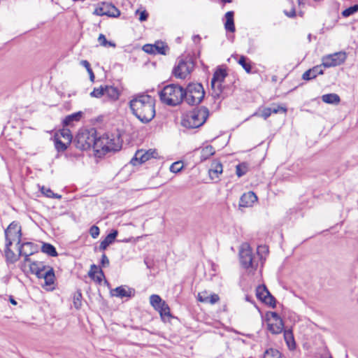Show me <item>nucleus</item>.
Wrapping results in <instances>:
<instances>
[{
  "mask_svg": "<svg viewBox=\"0 0 358 358\" xmlns=\"http://www.w3.org/2000/svg\"><path fill=\"white\" fill-rule=\"evenodd\" d=\"M226 17V22L224 24V27L227 31H229L230 32H234L235 31V25L234 22V12L233 11H228L225 14Z\"/></svg>",
  "mask_w": 358,
  "mask_h": 358,
  "instance_id": "27",
  "label": "nucleus"
},
{
  "mask_svg": "<svg viewBox=\"0 0 358 358\" xmlns=\"http://www.w3.org/2000/svg\"><path fill=\"white\" fill-rule=\"evenodd\" d=\"M33 255V252L30 250H25L22 252L21 256H24V262H31L29 257Z\"/></svg>",
  "mask_w": 358,
  "mask_h": 358,
  "instance_id": "53",
  "label": "nucleus"
},
{
  "mask_svg": "<svg viewBox=\"0 0 358 358\" xmlns=\"http://www.w3.org/2000/svg\"><path fill=\"white\" fill-rule=\"evenodd\" d=\"M99 268L95 264H92L88 273L89 276L92 279H95V274L98 273Z\"/></svg>",
  "mask_w": 358,
  "mask_h": 358,
  "instance_id": "50",
  "label": "nucleus"
},
{
  "mask_svg": "<svg viewBox=\"0 0 358 358\" xmlns=\"http://www.w3.org/2000/svg\"><path fill=\"white\" fill-rule=\"evenodd\" d=\"M89 75H90V80L92 82H94V78H95V76H94V72L92 71V69L90 70L89 71H87Z\"/></svg>",
  "mask_w": 358,
  "mask_h": 358,
  "instance_id": "61",
  "label": "nucleus"
},
{
  "mask_svg": "<svg viewBox=\"0 0 358 358\" xmlns=\"http://www.w3.org/2000/svg\"><path fill=\"white\" fill-rule=\"evenodd\" d=\"M257 201V195L252 191L244 193L239 201V206L241 207H248L251 206L255 202Z\"/></svg>",
  "mask_w": 358,
  "mask_h": 358,
  "instance_id": "14",
  "label": "nucleus"
},
{
  "mask_svg": "<svg viewBox=\"0 0 358 358\" xmlns=\"http://www.w3.org/2000/svg\"><path fill=\"white\" fill-rule=\"evenodd\" d=\"M47 267L41 262H31L29 264L30 271L34 274H39V270H45Z\"/></svg>",
  "mask_w": 358,
  "mask_h": 358,
  "instance_id": "33",
  "label": "nucleus"
},
{
  "mask_svg": "<svg viewBox=\"0 0 358 358\" xmlns=\"http://www.w3.org/2000/svg\"><path fill=\"white\" fill-rule=\"evenodd\" d=\"M215 152V148L210 145L201 148L200 152V161L203 162L208 159L212 155H213Z\"/></svg>",
  "mask_w": 358,
  "mask_h": 358,
  "instance_id": "28",
  "label": "nucleus"
},
{
  "mask_svg": "<svg viewBox=\"0 0 358 358\" xmlns=\"http://www.w3.org/2000/svg\"><path fill=\"white\" fill-rule=\"evenodd\" d=\"M55 146L58 152H64L67 149V147L70 143H66V141H62L58 136H54Z\"/></svg>",
  "mask_w": 358,
  "mask_h": 358,
  "instance_id": "34",
  "label": "nucleus"
},
{
  "mask_svg": "<svg viewBox=\"0 0 358 358\" xmlns=\"http://www.w3.org/2000/svg\"><path fill=\"white\" fill-rule=\"evenodd\" d=\"M98 138L95 128L81 129L73 142L76 147L81 150H87L91 148L98 150Z\"/></svg>",
  "mask_w": 358,
  "mask_h": 358,
  "instance_id": "3",
  "label": "nucleus"
},
{
  "mask_svg": "<svg viewBox=\"0 0 358 358\" xmlns=\"http://www.w3.org/2000/svg\"><path fill=\"white\" fill-rule=\"evenodd\" d=\"M150 303L151 306L157 310L159 308L160 306L162 305V303H164V301L162 299V298L157 295V294H152L150 296Z\"/></svg>",
  "mask_w": 358,
  "mask_h": 358,
  "instance_id": "35",
  "label": "nucleus"
},
{
  "mask_svg": "<svg viewBox=\"0 0 358 358\" xmlns=\"http://www.w3.org/2000/svg\"><path fill=\"white\" fill-rule=\"evenodd\" d=\"M155 53L166 55L169 51V48L167 44L162 41H157L154 44Z\"/></svg>",
  "mask_w": 358,
  "mask_h": 358,
  "instance_id": "24",
  "label": "nucleus"
},
{
  "mask_svg": "<svg viewBox=\"0 0 358 358\" xmlns=\"http://www.w3.org/2000/svg\"><path fill=\"white\" fill-rule=\"evenodd\" d=\"M184 100L190 106L199 104L204 98L205 92L201 83H190L184 89Z\"/></svg>",
  "mask_w": 358,
  "mask_h": 358,
  "instance_id": "6",
  "label": "nucleus"
},
{
  "mask_svg": "<svg viewBox=\"0 0 358 358\" xmlns=\"http://www.w3.org/2000/svg\"><path fill=\"white\" fill-rule=\"evenodd\" d=\"M93 14L99 16L106 15L110 17H117L120 15V11L112 3L103 2L101 6L95 8Z\"/></svg>",
  "mask_w": 358,
  "mask_h": 358,
  "instance_id": "11",
  "label": "nucleus"
},
{
  "mask_svg": "<svg viewBox=\"0 0 358 358\" xmlns=\"http://www.w3.org/2000/svg\"><path fill=\"white\" fill-rule=\"evenodd\" d=\"M80 64L83 66L87 71L92 69L90 64L87 60H81Z\"/></svg>",
  "mask_w": 358,
  "mask_h": 358,
  "instance_id": "58",
  "label": "nucleus"
},
{
  "mask_svg": "<svg viewBox=\"0 0 358 358\" xmlns=\"http://www.w3.org/2000/svg\"><path fill=\"white\" fill-rule=\"evenodd\" d=\"M194 68V64L191 58L180 59L174 66L172 74L179 79H185Z\"/></svg>",
  "mask_w": 358,
  "mask_h": 358,
  "instance_id": "8",
  "label": "nucleus"
},
{
  "mask_svg": "<svg viewBox=\"0 0 358 358\" xmlns=\"http://www.w3.org/2000/svg\"><path fill=\"white\" fill-rule=\"evenodd\" d=\"M139 13V20L141 22L146 21L148 17V13L145 10H143L142 11H140L139 10H137L136 11V14Z\"/></svg>",
  "mask_w": 358,
  "mask_h": 358,
  "instance_id": "51",
  "label": "nucleus"
},
{
  "mask_svg": "<svg viewBox=\"0 0 358 358\" xmlns=\"http://www.w3.org/2000/svg\"><path fill=\"white\" fill-rule=\"evenodd\" d=\"M284 328L282 320L278 322H273L268 323V330L273 334H278L281 333Z\"/></svg>",
  "mask_w": 358,
  "mask_h": 358,
  "instance_id": "25",
  "label": "nucleus"
},
{
  "mask_svg": "<svg viewBox=\"0 0 358 358\" xmlns=\"http://www.w3.org/2000/svg\"><path fill=\"white\" fill-rule=\"evenodd\" d=\"M322 100L327 103L329 104H338L341 101L339 96L336 94H327L322 96Z\"/></svg>",
  "mask_w": 358,
  "mask_h": 358,
  "instance_id": "31",
  "label": "nucleus"
},
{
  "mask_svg": "<svg viewBox=\"0 0 358 358\" xmlns=\"http://www.w3.org/2000/svg\"><path fill=\"white\" fill-rule=\"evenodd\" d=\"M161 101L168 106H176L184 100V88L178 84H169L159 92Z\"/></svg>",
  "mask_w": 358,
  "mask_h": 358,
  "instance_id": "2",
  "label": "nucleus"
},
{
  "mask_svg": "<svg viewBox=\"0 0 358 358\" xmlns=\"http://www.w3.org/2000/svg\"><path fill=\"white\" fill-rule=\"evenodd\" d=\"M118 234L117 230H112L110 234H108L106 238L100 243L99 245V250L103 251L105 250L110 244H112L115 241Z\"/></svg>",
  "mask_w": 358,
  "mask_h": 358,
  "instance_id": "17",
  "label": "nucleus"
},
{
  "mask_svg": "<svg viewBox=\"0 0 358 358\" xmlns=\"http://www.w3.org/2000/svg\"><path fill=\"white\" fill-rule=\"evenodd\" d=\"M104 277V273L101 268H99L98 273L95 274V279H93L95 282L101 283L102 278Z\"/></svg>",
  "mask_w": 358,
  "mask_h": 358,
  "instance_id": "55",
  "label": "nucleus"
},
{
  "mask_svg": "<svg viewBox=\"0 0 358 358\" xmlns=\"http://www.w3.org/2000/svg\"><path fill=\"white\" fill-rule=\"evenodd\" d=\"M284 338L287 344V345L291 348L292 346H295V342L294 339V336L292 331L290 330H285L284 331Z\"/></svg>",
  "mask_w": 358,
  "mask_h": 358,
  "instance_id": "39",
  "label": "nucleus"
},
{
  "mask_svg": "<svg viewBox=\"0 0 358 358\" xmlns=\"http://www.w3.org/2000/svg\"><path fill=\"white\" fill-rule=\"evenodd\" d=\"M157 152L155 150H149L146 152L143 150H138L134 157L131 159L130 164L133 166L141 164L152 158H155Z\"/></svg>",
  "mask_w": 358,
  "mask_h": 358,
  "instance_id": "13",
  "label": "nucleus"
},
{
  "mask_svg": "<svg viewBox=\"0 0 358 358\" xmlns=\"http://www.w3.org/2000/svg\"><path fill=\"white\" fill-rule=\"evenodd\" d=\"M98 150L104 152H117L122 148V143L118 136L113 134H106L98 138Z\"/></svg>",
  "mask_w": 358,
  "mask_h": 358,
  "instance_id": "7",
  "label": "nucleus"
},
{
  "mask_svg": "<svg viewBox=\"0 0 358 358\" xmlns=\"http://www.w3.org/2000/svg\"><path fill=\"white\" fill-rule=\"evenodd\" d=\"M132 289H126L124 286L116 287L112 291V295L119 298L131 297Z\"/></svg>",
  "mask_w": 358,
  "mask_h": 358,
  "instance_id": "20",
  "label": "nucleus"
},
{
  "mask_svg": "<svg viewBox=\"0 0 358 358\" xmlns=\"http://www.w3.org/2000/svg\"><path fill=\"white\" fill-rule=\"evenodd\" d=\"M238 63L244 69L247 73H250L252 70V66L250 62L245 56H241Z\"/></svg>",
  "mask_w": 358,
  "mask_h": 358,
  "instance_id": "36",
  "label": "nucleus"
},
{
  "mask_svg": "<svg viewBox=\"0 0 358 358\" xmlns=\"http://www.w3.org/2000/svg\"><path fill=\"white\" fill-rule=\"evenodd\" d=\"M83 116L81 111L72 113L65 117L63 120V125L64 127L71 126L74 122H78Z\"/></svg>",
  "mask_w": 358,
  "mask_h": 358,
  "instance_id": "22",
  "label": "nucleus"
},
{
  "mask_svg": "<svg viewBox=\"0 0 358 358\" xmlns=\"http://www.w3.org/2000/svg\"><path fill=\"white\" fill-rule=\"evenodd\" d=\"M9 301L13 305H17V301L13 298V296H10Z\"/></svg>",
  "mask_w": 358,
  "mask_h": 358,
  "instance_id": "64",
  "label": "nucleus"
},
{
  "mask_svg": "<svg viewBox=\"0 0 358 358\" xmlns=\"http://www.w3.org/2000/svg\"><path fill=\"white\" fill-rule=\"evenodd\" d=\"M99 228L95 225H93L90 229V234L93 238H96L99 235Z\"/></svg>",
  "mask_w": 358,
  "mask_h": 358,
  "instance_id": "49",
  "label": "nucleus"
},
{
  "mask_svg": "<svg viewBox=\"0 0 358 358\" xmlns=\"http://www.w3.org/2000/svg\"><path fill=\"white\" fill-rule=\"evenodd\" d=\"M4 234L6 243L8 245H12L14 241H17V245H18L21 243L22 229L21 226L17 222H12L5 229Z\"/></svg>",
  "mask_w": 358,
  "mask_h": 358,
  "instance_id": "9",
  "label": "nucleus"
},
{
  "mask_svg": "<svg viewBox=\"0 0 358 358\" xmlns=\"http://www.w3.org/2000/svg\"><path fill=\"white\" fill-rule=\"evenodd\" d=\"M107 46H110V47L115 48L116 46V44L113 41H108Z\"/></svg>",
  "mask_w": 358,
  "mask_h": 358,
  "instance_id": "63",
  "label": "nucleus"
},
{
  "mask_svg": "<svg viewBox=\"0 0 358 358\" xmlns=\"http://www.w3.org/2000/svg\"><path fill=\"white\" fill-rule=\"evenodd\" d=\"M182 167L183 165L180 162H176L171 165L170 171L173 173H178L182 170Z\"/></svg>",
  "mask_w": 358,
  "mask_h": 358,
  "instance_id": "46",
  "label": "nucleus"
},
{
  "mask_svg": "<svg viewBox=\"0 0 358 358\" xmlns=\"http://www.w3.org/2000/svg\"><path fill=\"white\" fill-rule=\"evenodd\" d=\"M256 296L258 299L271 306L272 308L275 307L276 300L275 297L271 295L266 285H259L256 288Z\"/></svg>",
  "mask_w": 358,
  "mask_h": 358,
  "instance_id": "12",
  "label": "nucleus"
},
{
  "mask_svg": "<svg viewBox=\"0 0 358 358\" xmlns=\"http://www.w3.org/2000/svg\"><path fill=\"white\" fill-rule=\"evenodd\" d=\"M47 270H39V274H35L38 278H43L44 273Z\"/></svg>",
  "mask_w": 358,
  "mask_h": 358,
  "instance_id": "60",
  "label": "nucleus"
},
{
  "mask_svg": "<svg viewBox=\"0 0 358 358\" xmlns=\"http://www.w3.org/2000/svg\"><path fill=\"white\" fill-rule=\"evenodd\" d=\"M105 94L111 100L115 101L119 99L120 92L119 90L111 85L104 86Z\"/></svg>",
  "mask_w": 358,
  "mask_h": 358,
  "instance_id": "21",
  "label": "nucleus"
},
{
  "mask_svg": "<svg viewBox=\"0 0 358 358\" xmlns=\"http://www.w3.org/2000/svg\"><path fill=\"white\" fill-rule=\"evenodd\" d=\"M41 251L50 257H55L58 255L55 247L50 243H43L41 247Z\"/></svg>",
  "mask_w": 358,
  "mask_h": 358,
  "instance_id": "32",
  "label": "nucleus"
},
{
  "mask_svg": "<svg viewBox=\"0 0 358 358\" xmlns=\"http://www.w3.org/2000/svg\"><path fill=\"white\" fill-rule=\"evenodd\" d=\"M248 171V166L245 163H241L236 166V173L238 177L244 176Z\"/></svg>",
  "mask_w": 358,
  "mask_h": 358,
  "instance_id": "42",
  "label": "nucleus"
},
{
  "mask_svg": "<svg viewBox=\"0 0 358 358\" xmlns=\"http://www.w3.org/2000/svg\"><path fill=\"white\" fill-rule=\"evenodd\" d=\"M11 245H5L4 255L7 264L15 263L20 255H16L14 252L10 249Z\"/></svg>",
  "mask_w": 358,
  "mask_h": 358,
  "instance_id": "19",
  "label": "nucleus"
},
{
  "mask_svg": "<svg viewBox=\"0 0 358 358\" xmlns=\"http://www.w3.org/2000/svg\"><path fill=\"white\" fill-rule=\"evenodd\" d=\"M271 316L273 322H278L279 320H282L280 315L275 312H271Z\"/></svg>",
  "mask_w": 358,
  "mask_h": 358,
  "instance_id": "57",
  "label": "nucleus"
},
{
  "mask_svg": "<svg viewBox=\"0 0 358 358\" xmlns=\"http://www.w3.org/2000/svg\"><path fill=\"white\" fill-rule=\"evenodd\" d=\"M82 293L80 291H77L73 296V305L76 309H79L82 306Z\"/></svg>",
  "mask_w": 358,
  "mask_h": 358,
  "instance_id": "44",
  "label": "nucleus"
},
{
  "mask_svg": "<svg viewBox=\"0 0 358 358\" xmlns=\"http://www.w3.org/2000/svg\"><path fill=\"white\" fill-rule=\"evenodd\" d=\"M209 115V110L206 107L194 108L182 116L181 124L186 128L195 129L202 126Z\"/></svg>",
  "mask_w": 358,
  "mask_h": 358,
  "instance_id": "4",
  "label": "nucleus"
},
{
  "mask_svg": "<svg viewBox=\"0 0 358 358\" xmlns=\"http://www.w3.org/2000/svg\"><path fill=\"white\" fill-rule=\"evenodd\" d=\"M262 249H268L265 246H259L258 251ZM259 253V252H257ZM240 262L243 268L245 269H250V271H255L259 265V254H254L251 248L247 246L242 248L239 252Z\"/></svg>",
  "mask_w": 358,
  "mask_h": 358,
  "instance_id": "5",
  "label": "nucleus"
},
{
  "mask_svg": "<svg viewBox=\"0 0 358 358\" xmlns=\"http://www.w3.org/2000/svg\"><path fill=\"white\" fill-rule=\"evenodd\" d=\"M346 58V54L344 52H338L327 55L322 58V65L326 68L339 66L344 63Z\"/></svg>",
  "mask_w": 358,
  "mask_h": 358,
  "instance_id": "10",
  "label": "nucleus"
},
{
  "mask_svg": "<svg viewBox=\"0 0 358 358\" xmlns=\"http://www.w3.org/2000/svg\"><path fill=\"white\" fill-rule=\"evenodd\" d=\"M211 89L213 97L215 99H220L222 92V83H215L213 87L211 85Z\"/></svg>",
  "mask_w": 358,
  "mask_h": 358,
  "instance_id": "38",
  "label": "nucleus"
},
{
  "mask_svg": "<svg viewBox=\"0 0 358 358\" xmlns=\"http://www.w3.org/2000/svg\"><path fill=\"white\" fill-rule=\"evenodd\" d=\"M198 300L201 302L215 304L220 300V297L216 294H208L206 292L199 293Z\"/></svg>",
  "mask_w": 358,
  "mask_h": 358,
  "instance_id": "16",
  "label": "nucleus"
},
{
  "mask_svg": "<svg viewBox=\"0 0 358 358\" xmlns=\"http://www.w3.org/2000/svg\"><path fill=\"white\" fill-rule=\"evenodd\" d=\"M201 41V37L199 35H195L193 36V41L194 43H198Z\"/></svg>",
  "mask_w": 358,
  "mask_h": 358,
  "instance_id": "62",
  "label": "nucleus"
},
{
  "mask_svg": "<svg viewBox=\"0 0 358 358\" xmlns=\"http://www.w3.org/2000/svg\"><path fill=\"white\" fill-rule=\"evenodd\" d=\"M285 13L287 16L289 17H293L296 16V11L294 8H292L289 12L285 11Z\"/></svg>",
  "mask_w": 358,
  "mask_h": 358,
  "instance_id": "59",
  "label": "nucleus"
},
{
  "mask_svg": "<svg viewBox=\"0 0 358 358\" xmlns=\"http://www.w3.org/2000/svg\"><path fill=\"white\" fill-rule=\"evenodd\" d=\"M48 270L44 273L43 279H44V286H51L55 283V271L52 267L48 266Z\"/></svg>",
  "mask_w": 358,
  "mask_h": 358,
  "instance_id": "23",
  "label": "nucleus"
},
{
  "mask_svg": "<svg viewBox=\"0 0 358 358\" xmlns=\"http://www.w3.org/2000/svg\"><path fill=\"white\" fill-rule=\"evenodd\" d=\"M264 358H281V354L278 350L270 348L264 352Z\"/></svg>",
  "mask_w": 358,
  "mask_h": 358,
  "instance_id": "40",
  "label": "nucleus"
},
{
  "mask_svg": "<svg viewBox=\"0 0 358 358\" xmlns=\"http://www.w3.org/2000/svg\"><path fill=\"white\" fill-rule=\"evenodd\" d=\"M155 99L145 94H136L129 101L132 113L143 123H148L155 117Z\"/></svg>",
  "mask_w": 358,
  "mask_h": 358,
  "instance_id": "1",
  "label": "nucleus"
},
{
  "mask_svg": "<svg viewBox=\"0 0 358 358\" xmlns=\"http://www.w3.org/2000/svg\"><path fill=\"white\" fill-rule=\"evenodd\" d=\"M323 65H317L312 69L305 71L302 75V78L306 80H310L317 77V75L323 74Z\"/></svg>",
  "mask_w": 358,
  "mask_h": 358,
  "instance_id": "15",
  "label": "nucleus"
},
{
  "mask_svg": "<svg viewBox=\"0 0 358 358\" xmlns=\"http://www.w3.org/2000/svg\"><path fill=\"white\" fill-rule=\"evenodd\" d=\"M101 266L103 267L109 266V264H110L109 259L107 257V256L106 255V254H104V253L101 256Z\"/></svg>",
  "mask_w": 358,
  "mask_h": 358,
  "instance_id": "56",
  "label": "nucleus"
},
{
  "mask_svg": "<svg viewBox=\"0 0 358 358\" xmlns=\"http://www.w3.org/2000/svg\"><path fill=\"white\" fill-rule=\"evenodd\" d=\"M225 70L219 69L215 71L211 79L210 85L214 86L215 83H222L227 76Z\"/></svg>",
  "mask_w": 358,
  "mask_h": 358,
  "instance_id": "26",
  "label": "nucleus"
},
{
  "mask_svg": "<svg viewBox=\"0 0 358 358\" xmlns=\"http://www.w3.org/2000/svg\"><path fill=\"white\" fill-rule=\"evenodd\" d=\"M37 245L31 242H24L19 245L18 252L21 255L22 252L25 250H30L33 252V255L37 252Z\"/></svg>",
  "mask_w": 358,
  "mask_h": 358,
  "instance_id": "30",
  "label": "nucleus"
},
{
  "mask_svg": "<svg viewBox=\"0 0 358 358\" xmlns=\"http://www.w3.org/2000/svg\"><path fill=\"white\" fill-rule=\"evenodd\" d=\"M143 50L148 54H153L155 53V48H154V44H145L143 47Z\"/></svg>",
  "mask_w": 358,
  "mask_h": 358,
  "instance_id": "52",
  "label": "nucleus"
},
{
  "mask_svg": "<svg viewBox=\"0 0 358 358\" xmlns=\"http://www.w3.org/2000/svg\"><path fill=\"white\" fill-rule=\"evenodd\" d=\"M270 108L271 110L272 113H285L287 112V108L285 107H282L281 106L273 105V106L270 107Z\"/></svg>",
  "mask_w": 358,
  "mask_h": 358,
  "instance_id": "48",
  "label": "nucleus"
},
{
  "mask_svg": "<svg viewBox=\"0 0 358 358\" xmlns=\"http://www.w3.org/2000/svg\"><path fill=\"white\" fill-rule=\"evenodd\" d=\"M271 110L270 107H268L263 108L260 114L255 113L253 115H259L264 120H266L271 115Z\"/></svg>",
  "mask_w": 358,
  "mask_h": 358,
  "instance_id": "47",
  "label": "nucleus"
},
{
  "mask_svg": "<svg viewBox=\"0 0 358 358\" xmlns=\"http://www.w3.org/2000/svg\"><path fill=\"white\" fill-rule=\"evenodd\" d=\"M55 136H58L59 138H62L66 141V143H71L72 142L73 136L69 129L63 128L55 134Z\"/></svg>",
  "mask_w": 358,
  "mask_h": 358,
  "instance_id": "29",
  "label": "nucleus"
},
{
  "mask_svg": "<svg viewBox=\"0 0 358 358\" xmlns=\"http://www.w3.org/2000/svg\"><path fill=\"white\" fill-rule=\"evenodd\" d=\"M98 41L99 42V44L101 46H103V47L107 46L108 41L104 34H99V36L98 37Z\"/></svg>",
  "mask_w": 358,
  "mask_h": 358,
  "instance_id": "54",
  "label": "nucleus"
},
{
  "mask_svg": "<svg viewBox=\"0 0 358 358\" xmlns=\"http://www.w3.org/2000/svg\"><path fill=\"white\" fill-rule=\"evenodd\" d=\"M41 191L42 194H43L45 196L48 198H56V199H60L62 198V196L57 194L54 193L50 188L45 187L43 186L41 188Z\"/></svg>",
  "mask_w": 358,
  "mask_h": 358,
  "instance_id": "41",
  "label": "nucleus"
},
{
  "mask_svg": "<svg viewBox=\"0 0 358 358\" xmlns=\"http://www.w3.org/2000/svg\"><path fill=\"white\" fill-rule=\"evenodd\" d=\"M223 171L222 164L218 161H213L209 169V176L212 180L219 179V175Z\"/></svg>",
  "mask_w": 358,
  "mask_h": 358,
  "instance_id": "18",
  "label": "nucleus"
},
{
  "mask_svg": "<svg viewBox=\"0 0 358 358\" xmlns=\"http://www.w3.org/2000/svg\"><path fill=\"white\" fill-rule=\"evenodd\" d=\"M357 11H358V4H355L352 6H350V7L345 9L342 12L341 14L344 17H348L353 15L354 13H355Z\"/></svg>",
  "mask_w": 358,
  "mask_h": 358,
  "instance_id": "43",
  "label": "nucleus"
},
{
  "mask_svg": "<svg viewBox=\"0 0 358 358\" xmlns=\"http://www.w3.org/2000/svg\"><path fill=\"white\" fill-rule=\"evenodd\" d=\"M157 310L159 312L160 316L163 320L171 316L170 308L165 301Z\"/></svg>",
  "mask_w": 358,
  "mask_h": 358,
  "instance_id": "37",
  "label": "nucleus"
},
{
  "mask_svg": "<svg viewBox=\"0 0 358 358\" xmlns=\"http://www.w3.org/2000/svg\"><path fill=\"white\" fill-rule=\"evenodd\" d=\"M105 94L104 86H100L99 87H95L93 91L90 93V96L95 98H101Z\"/></svg>",
  "mask_w": 358,
  "mask_h": 358,
  "instance_id": "45",
  "label": "nucleus"
}]
</instances>
